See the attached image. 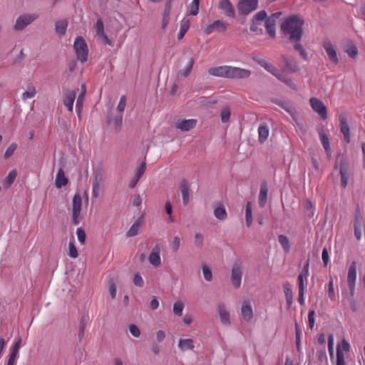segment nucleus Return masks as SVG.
Here are the masks:
<instances>
[{
	"mask_svg": "<svg viewBox=\"0 0 365 365\" xmlns=\"http://www.w3.org/2000/svg\"><path fill=\"white\" fill-rule=\"evenodd\" d=\"M133 283L135 286L142 287L144 285V281L139 273H136L133 277Z\"/></svg>",
	"mask_w": 365,
	"mask_h": 365,
	"instance_id": "bf43d9fd",
	"label": "nucleus"
},
{
	"mask_svg": "<svg viewBox=\"0 0 365 365\" xmlns=\"http://www.w3.org/2000/svg\"><path fill=\"white\" fill-rule=\"evenodd\" d=\"M160 252V246L157 244L153 248V250L148 257L149 262L155 267H159L161 264Z\"/></svg>",
	"mask_w": 365,
	"mask_h": 365,
	"instance_id": "4468645a",
	"label": "nucleus"
},
{
	"mask_svg": "<svg viewBox=\"0 0 365 365\" xmlns=\"http://www.w3.org/2000/svg\"><path fill=\"white\" fill-rule=\"evenodd\" d=\"M336 365H346L344 354L339 344L336 347Z\"/></svg>",
	"mask_w": 365,
	"mask_h": 365,
	"instance_id": "a18cd8bd",
	"label": "nucleus"
},
{
	"mask_svg": "<svg viewBox=\"0 0 365 365\" xmlns=\"http://www.w3.org/2000/svg\"><path fill=\"white\" fill-rule=\"evenodd\" d=\"M140 227V219H138L132 225V226L128 230V232H126V237H132L136 236L139 232Z\"/></svg>",
	"mask_w": 365,
	"mask_h": 365,
	"instance_id": "c9c22d12",
	"label": "nucleus"
},
{
	"mask_svg": "<svg viewBox=\"0 0 365 365\" xmlns=\"http://www.w3.org/2000/svg\"><path fill=\"white\" fill-rule=\"evenodd\" d=\"M347 55L352 58H354L358 55V48L354 43H350L345 49Z\"/></svg>",
	"mask_w": 365,
	"mask_h": 365,
	"instance_id": "79ce46f5",
	"label": "nucleus"
},
{
	"mask_svg": "<svg viewBox=\"0 0 365 365\" xmlns=\"http://www.w3.org/2000/svg\"><path fill=\"white\" fill-rule=\"evenodd\" d=\"M277 79L285 83L287 85H291L292 83V81L288 78L286 75L282 72H279L277 68H276V71L272 73Z\"/></svg>",
	"mask_w": 365,
	"mask_h": 365,
	"instance_id": "37998d69",
	"label": "nucleus"
},
{
	"mask_svg": "<svg viewBox=\"0 0 365 365\" xmlns=\"http://www.w3.org/2000/svg\"><path fill=\"white\" fill-rule=\"evenodd\" d=\"M339 127L344 137H349V125L348 124L346 115L344 113L339 115Z\"/></svg>",
	"mask_w": 365,
	"mask_h": 365,
	"instance_id": "b1692460",
	"label": "nucleus"
},
{
	"mask_svg": "<svg viewBox=\"0 0 365 365\" xmlns=\"http://www.w3.org/2000/svg\"><path fill=\"white\" fill-rule=\"evenodd\" d=\"M230 118V110L228 107H225L222 108L220 113V119L221 121L224 123L228 122Z\"/></svg>",
	"mask_w": 365,
	"mask_h": 365,
	"instance_id": "de8ad7c7",
	"label": "nucleus"
},
{
	"mask_svg": "<svg viewBox=\"0 0 365 365\" xmlns=\"http://www.w3.org/2000/svg\"><path fill=\"white\" fill-rule=\"evenodd\" d=\"M73 48L77 59L81 63L87 61L88 49V46L82 36H78L73 43Z\"/></svg>",
	"mask_w": 365,
	"mask_h": 365,
	"instance_id": "7ed1b4c3",
	"label": "nucleus"
},
{
	"mask_svg": "<svg viewBox=\"0 0 365 365\" xmlns=\"http://www.w3.org/2000/svg\"><path fill=\"white\" fill-rule=\"evenodd\" d=\"M215 217L220 220H225L227 217V214L225 207L222 205H219L214 210Z\"/></svg>",
	"mask_w": 365,
	"mask_h": 365,
	"instance_id": "2f4dec72",
	"label": "nucleus"
},
{
	"mask_svg": "<svg viewBox=\"0 0 365 365\" xmlns=\"http://www.w3.org/2000/svg\"><path fill=\"white\" fill-rule=\"evenodd\" d=\"M204 237L201 233H196L194 237V244L197 247H202Z\"/></svg>",
	"mask_w": 365,
	"mask_h": 365,
	"instance_id": "5fc2aeb1",
	"label": "nucleus"
},
{
	"mask_svg": "<svg viewBox=\"0 0 365 365\" xmlns=\"http://www.w3.org/2000/svg\"><path fill=\"white\" fill-rule=\"evenodd\" d=\"M308 268H309V264L307 263L304 266L302 272H300V274L298 276L297 281H298L299 290H304L305 289L307 279L308 273H309Z\"/></svg>",
	"mask_w": 365,
	"mask_h": 365,
	"instance_id": "aec40b11",
	"label": "nucleus"
},
{
	"mask_svg": "<svg viewBox=\"0 0 365 365\" xmlns=\"http://www.w3.org/2000/svg\"><path fill=\"white\" fill-rule=\"evenodd\" d=\"M314 315L315 312L314 310H309V314H308V323H309V327L312 329L314 326Z\"/></svg>",
	"mask_w": 365,
	"mask_h": 365,
	"instance_id": "338daca9",
	"label": "nucleus"
},
{
	"mask_svg": "<svg viewBox=\"0 0 365 365\" xmlns=\"http://www.w3.org/2000/svg\"><path fill=\"white\" fill-rule=\"evenodd\" d=\"M81 206V197L79 194H76L72 203V222L74 225H77L80 222Z\"/></svg>",
	"mask_w": 365,
	"mask_h": 365,
	"instance_id": "423d86ee",
	"label": "nucleus"
},
{
	"mask_svg": "<svg viewBox=\"0 0 365 365\" xmlns=\"http://www.w3.org/2000/svg\"><path fill=\"white\" fill-rule=\"evenodd\" d=\"M102 181V176L99 173H96L92 182V195L93 197L97 198L99 196V190L101 183Z\"/></svg>",
	"mask_w": 365,
	"mask_h": 365,
	"instance_id": "393cba45",
	"label": "nucleus"
},
{
	"mask_svg": "<svg viewBox=\"0 0 365 365\" xmlns=\"http://www.w3.org/2000/svg\"><path fill=\"white\" fill-rule=\"evenodd\" d=\"M126 106V97L125 96H122L120 98L119 103L117 106V112L119 114H123L125 110Z\"/></svg>",
	"mask_w": 365,
	"mask_h": 365,
	"instance_id": "09e8293b",
	"label": "nucleus"
},
{
	"mask_svg": "<svg viewBox=\"0 0 365 365\" xmlns=\"http://www.w3.org/2000/svg\"><path fill=\"white\" fill-rule=\"evenodd\" d=\"M106 123L108 125H113L115 130H119L121 128L123 123V114L117 113L113 118L110 115H107Z\"/></svg>",
	"mask_w": 365,
	"mask_h": 365,
	"instance_id": "6ab92c4d",
	"label": "nucleus"
},
{
	"mask_svg": "<svg viewBox=\"0 0 365 365\" xmlns=\"http://www.w3.org/2000/svg\"><path fill=\"white\" fill-rule=\"evenodd\" d=\"M364 226V220L359 211L355 213L354 227V235L358 240L361 239L362 232L361 229Z\"/></svg>",
	"mask_w": 365,
	"mask_h": 365,
	"instance_id": "2eb2a0df",
	"label": "nucleus"
},
{
	"mask_svg": "<svg viewBox=\"0 0 365 365\" xmlns=\"http://www.w3.org/2000/svg\"><path fill=\"white\" fill-rule=\"evenodd\" d=\"M16 148H17V144L16 143H11L9 145V147L6 149V152L4 153V158L6 159H7L9 157H11L14 154V153L16 150Z\"/></svg>",
	"mask_w": 365,
	"mask_h": 365,
	"instance_id": "4d7b16f0",
	"label": "nucleus"
},
{
	"mask_svg": "<svg viewBox=\"0 0 365 365\" xmlns=\"http://www.w3.org/2000/svg\"><path fill=\"white\" fill-rule=\"evenodd\" d=\"M96 36L102 35L104 33L103 23L101 19H98L96 23Z\"/></svg>",
	"mask_w": 365,
	"mask_h": 365,
	"instance_id": "13d9d810",
	"label": "nucleus"
},
{
	"mask_svg": "<svg viewBox=\"0 0 365 365\" xmlns=\"http://www.w3.org/2000/svg\"><path fill=\"white\" fill-rule=\"evenodd\" d=\"M17 176V172L16 170H12L9 173V175L4 180V185L6 187H10L12 183L14 182Z\"/></svg>",
	"mask_w": 365,
	"mask_h": 365,
	"instance_id": "58836bf2",
	"label": "nucleus"
},
{
	"mask_svg": "<svg viewBox=\"0 0 365 365\" xmlns=\"http://www.w3.org/2000/svg\"><path fill=\"white\" fill-rule=\"evenodd\" d=\"M76 235L78 237V240L83 245L86 242V235L85 231L81 228L78 227L76 230Z\"/></svg>",
	"mask_w": 365,
	"mask_h": 365,
	"instance_id": "864d4df0",
	"label": "nucleus"
},
{
	"mask_svg": "<svg viewBox=\"0 0 365 365\" xmlns=\"http://www.w3.org/2000/svg\"><path fill=\"white\" fill-rule=\"evenodd\" d=\"M197 124L195 119L178 120L175 122V128L182 131H188L195 128Z\"/></svg>",
	"mask_w": 365,
	"mask_h": 365,
	"instance_id": "dca6fc26",
	"label": "nucleus"
},
{
	"mask_svg": "<svg viewBox=\"0 0 365 365\" xmlns=\"http://www.w3.org/2000/svg\"><path fill=\"white\" fill-rule=\"evenodd\" d=\"M68 183V179L65 175L64 171L60 168L56 174L55 185L58 188L65 186Z\"/></svg>",
	"mask_w": 365,
	"mask_h": 365,
	"instance_id": "bb28decb",
	"label": "nucleus"
},
{
	"mask_svg": "<svg viewBox=\"0 0 365 365\" xmlns=\"http://www.w3.org/2000/svg\"><path fill=\"white\" fill-rule=\"evenodd\" d=\"M340 175H341V185L342 187H346L348 183L349 179V168L348 165L345 163H342L341 160L340 163Z\"/></svg>",
	"mask_w": 365,
	"mask_h": 365,
	"instance_id": "5701e85b",
	"label": "nucleus"
},
{
	"mask_svg": "<svg viewBox=\"0 0 365 365\" xmlns=\"http://www.w3.org/2000/svg\"><path fill=\"white\" fill-rule=\"evenodd\" d=\"M267 18V12L264 10L259 11L253 16L252 19V24H255L258 21H264Z\"/></svg>",
	"mask_w": 365,
	"mask_h": 365,
	"instance_id": "a19ab883",
	"label": "nucleus"
},
{
	"mask_svg": "<svg viewBox=\"0 0 365 365\" xmlns=\"http://www.w3.org/2000/svg\"><path fill=\"white\" fill-rule=\"evenodd\" d=\"M68 21L66 19L58 20L55 24V31L59 36H63L66 31Z\"/></svg>",
	"mask_w": 365,
	"mask_h": 365,
	"instance_id": "cd10ccee",
	"label": "nucleus"
},
{
	"mask_svg": "<svg viewBox=\"0 0 365 365\" xmlns=\"http://www.w3.org/2000/svg\"><path fill=\"white\" fill-rule=\"evenodd\" d=\"M76 97L75 91H66L63 97V105L67 108L70 112L73 111V106Z\"/></svg>",
	"mask_w": 365,
	"mask_h": 365,
	"instance_id": "f3484780",
	"label": "nucleus"
},
{
	"mask_svg": "<svg viewBox=\"0 0 365 365\" xmlns=\"http://www.w3.org/2000/svg\"><path fill=\"white\" fill-rule=\"evenodd\" d=\"M202 269L205 279L207 282H210L212 279L211 269L207 265H203Z\"/></svg>",
	"mask_w": 365,
	"mask_h": 365,
	"instance_id": "8fccbe9b",
	"label": "nucleus"
},
{
	"mask_svg": "<svg viewBox=\"0 0 365 365\" xmlns=\"http://www.w3.org/2000/svg\"><path fill=\"white\" fill-rule=\"evenodd\" d=\"M322 145L327 153L328 158L331 157V150L329 147V138H321Z\"/></svg>",
	"mask_w": 365,
	"mask_h": 365,
	"instance_id": "0e129e2a",
	"label": "nucleus"
},
{
	"mask_svg": "<svg viewBox=\"0 0 365 365\" xmlns=\"http://www.w3.org/2000/svg\"><path fill=\"white\" fill-rule=\"evenodd\" d=\"M259 137H269V130L266 123H262L258 128Z\"/></svg>",
	"mask_w": 365,
	"mask_h": 365,
	"instance_id": "49530a36",
	"label": "nucleus"
},
{
	"mask_svg": "<svg viewBox=\"0 0 365 365\" xmlns=\"http://www.w3.org/2000/svg\"><path fill=\"white\" fill-rule=\"evenodd\" d=\"M282 59L284 63L285 68L289 72L294 73L299 70L297 63L294 58L283 56Z\"/></svg>",
	"mask_w": 365,
	"mask_h": 365,
	"instance_id": "a878e982",
	"label": "nucleus"
},
{
	"mask_svg": "<svg viewBox=\"0 0 365 365\" xmlns=\"http://www.w3.org/2000/svg\"><path fill=\"white\" fill-rule=\"evenodd\" d=\"M217 313L220 316V321L225 326L230 325V313L227 310L225 304H219L217 308Z\"/></svg>",
	"mask_w": 365,
	"mask_h": 365,
	"instance_id": "a211bd4d",
	"label": "nucleus"
},
{
	"mask_svg": "<svg viewBox=\"0 0 365 365\" xmlns=\"http://www.w3.org/2000/svg\"><path fill=\"white\" fill-rule=\"evenodd\" d=\"M18 354H19V352L11 350V352L9 355V359L7 361V365H15V361L17 358Z\"/></svg>",
	"mask_w": 365,
	"mask_h": 365,
	"instance_id": "774afa93",
	"label": "nucleus"
},
{
	"mask_svg": "<svg viewBox=\"0 0 365 365\" xmlns=\"http://www.w3.org/2000/svg\"><path fill=\"white\" fill-rule=\"evenodd\" d=\"M284 109L290 114L292 116L293 120L294 123L300 128H302V123L300 118V115L299 113L292 107L291 106H287L284 107Z\"/></svg>",
	"mask_w": 365,
	"mask_h": 365,
	"instance_id": "c85d7f7f",
	"label": "nucleus"
},
{
	"mask_svg": "<svg viewBox=\"0 0 365 365\" xmlns=\"http://www.w3.org/2000/svg\"><path fill=\"white\" fill-rule=\"evenodd\" d=\"M179 188L182 195V203L186 206L190 200V184L188 181L185 179L182 180L179 184Z\"/></svg>",
	"mask_w": 365,
	"mask_h": 365,
	"instance_id": "ddd939ff",
	"label": "nucleus"
},
{
	"mask_svg": "<svg viewBox=\"0 0 365 365\" xmlns=\"http://www.w3.org/2000/svg\"><path fill=\"white\" fill-rule=\"evenodd\" d=\"M86 93V86L85 84H82L81 86V93H79V95L77 98L76 104V112H77L78 117H80L81 113L83 109V101L85 99Z\"/></svg>",
	"mask_w": 365,
	"mask_h": 365,
	"instance_id": "412c9836",
	"label": "nucleus"
},
{
	"mask_svg": "<svg viewBox=\"0 0 365 365\" xmlns=\"http://www.w3.org/2000/svg\"><path fill=\"white\" fill-rule=\"evenodd\" d=\"M68 255L71 258H76L78 256L77 249L73 242H70L68 244Z\"/></svg>",
	"mask_w": 365,
	"mask_h": 365,
	"instance_id": "3c124183",
	"label": "nucleus"
},
{
	"mask_svg": "<svg viewBox=\"0 0 365 365\" xmlns=\"http://www.w3.org/2000/svg\"><path fill=\"white\" fill-rule=\"evenodd\" d=\"M310 103L312 109L317 113H319V100L317 98H312Z\"/></svg>",
	"mask_w": 365,
	"mask_h": 365,
	"instance_id": "e2e57ef3",
	"label": "nucleus"
},
{
	"mask_svg": "<svg viewBox=\"0 0 365 365\" xmlns=\"http://www.w3.org/2000/svg\"><path fill=\"white\" fill-rule=\"evenodd\" d=\"M284 292L286 297V302L288 307H290L292 304L293 294L292 287L289 282H286L283 285Z\"/></svg>",
	"mask_w": 365,
	"mask_h": 365,
	"instance_id": "c756f323",
	"label": "nucleus"
},
{
	"mask_svg": "<svg viewBox=\"0 0 365 365\" xmlns=\"http://www.w3.org/2000/svg\"><path fill=\"white\" fill-rule=\"evenodd\" d=\"M189 28H190V21H189V20L183 19L182 20V21H181L180 31H179V34L178 35V38L179 40L182 39L184 37L185 34L188 31Z\"/></svg>",
	"mask_w": 365,
	"mask_h": 365,
	"instance_id": "e433bc0d",
	"label": "nucleus"
},
{
	"mask_svg": "<svg viewBox=\"0 0 365 365\" xmlns=\"http://www.w3.org/2000/svg\"><path fill=\"white\" fill-rule=\"evenodd\" d=\"M323 47L329 58V60L334 64L339 63V58L336 51L334 45L329 41H324L323 42Z\"/></svg>",
	"mask_w": 365,
	"mask_h": 365,
	"instance_id": "9d476101",
	"label": "nucleus"
},
{
	"mask_svg": "<svg viewBox=\"0 0 365 365\" xmlns=\"http://www.w3.org/2000/svg\"><path fill=\"white\" fill-rule=\"evenodd\" d=\"M38 15L36 14H24L20 15L16 20L14 29L16 31H21L34 21Z\"/></svg>",
	"mask_w": 365,
	"mask_h": 365,
	"instance_id": "39448f33",
	"label": "nucleus"
},
{
	"mask_svg": "<svg viewBox=\"0 0 365 365\" xmlns=\"http://www.w3.org/2000/svg\"><path fill=\"white\" fill-rule=\"evenodd\" d=\"M218 8L223 11V14L230 18L235 17V10L230 0H220Z\"/></svg>",
	"mask_w": 365,
	"mask_h": 365,
	"instance_id": "9b49d317",
	"label": "nucleus"
},
{
	"mask_svg": "<svg viewBox=\"0 0 365 365\" xmlns=\"http://www.w3.org/2000/svg\"><path fill=\"white\" fill-rule=\"evenodd\" d=\"M268 187L266 182L261 184L260 190L258 197V203L259 207H264L267 203Z\"/></svg>",
	"mask_w": 365,
	"mask_h": 365,
	"instance_id": "4be33fe9",
	"label": "nucleus"
},
{
	"mask_svg": "<svg viewBox=\"0 0 365 365\" xmlns=\"http://www.w3.org/2000/svg\"><path fill=\"white\" fill-rule=\"evenodd\" d=\"M241 314L243 319L246 322H250L253 318V309L251 302L249 300H245L241 307Z\"/></svg>",
	"mask_w": 365,
	"mask_h": 365,
	"instance_id": "f8f14e48",
	"label": "nucleus"
},
{
	"mask_svg": "<svg viewBox=\"0 0 365 365\" xmlns=\"http://www.w3.org/2000/svg\"><path fill=\"white\" fill-rule=\"evenodd\" d=\"M242 277V266L239 262H235L232 267L231 282L235 288L238 289L241 286Z\"/></svg>",
	"mask_w": 365,
	"mask_h": 365,
	"instance_id": "0eeeda50",
	"label": "nucleus"
},
{
	"mask_svg": "<svg viewBox=\"0 0 365 365\" xmlns=\"http://www.w3.org/2000/svg\"><path fill=\"white\" fill-rule=\"evenodd\" d=\"M208 73L211 76L220 78L245 79L250 76L251 71L231 66H220L210 68L208 70Z\"/></svg>",
	"mask_w": 365,
	"mask_h": 365,
	"instance_id": "f03ea898",
	"label": "nucleus"
},
{
	"mask_svg": "<svg viewBox=\"0 0 365 365\" xmlns=\"http://www.w3.org/2000/svg\"><path fill=\"white\" fill-rule=\"evenodd\" d=\"M328 349L331 357L334 356V336L329 334L328 337Z\"/></svg>",
	"mask_w": 365,
	"mask_h": 365,
	"instance_id": "680f3d73",
	"label": "nucleus"
},
{
	"mask_svg": "<svg viewBox=\"0 0 365 365\" xmlns=\"http://www.w3.org/2000/svg\"><path fill=\"white\" fill-rule=\"evenodd\" d=\"M278 241L285 252H289L290 250L289 240L288 237L284 235H280L278 237Z\"/></svg>",
	"mask_w": 365,
	"mask_h": 365,
	"instance_id": "ea45409f",
	"label": "nucleus"
},
{
	"mask_svg": "<svg viewBox=\"0 0 365 365\" xmlns=\"http://www.w3.org/2000/svg\"><path fill=\"white\" fill-rule=\"evenodd\" d=\"M252 220V204L250 202H247L245 207V222L247 227H250Z\"/></svg>",
	"mask_w": 365,
	"mask_h": 365,
	"instance_id": "473e14b6",
	"label": "nucleus"
},
{
	"mask_svg": "<svg viewBox=\"0 0 365 365\" xmlns=\"http://www.w3.org/2000/svg\"><path fill=\"white\" fill-rule=\"evenodd\" d=\"M356 267L357 264L355 261H353L348 269L347 274V283L348 287L349 288L350 294L351 296L354 295L355 293V285H356Z\"/></svg>",
	"mask_w": 365,
	"mask_h": 365,
	"instance_id": "6e6552de",
	"label": "nucleus"
},
{
	"mask_svg": "<svg viewBox=\"0 0 365 365\" xmlns=\"http://www.w3.org/2000/svg\"><path fill=\"white\" fill-rule=\"evenodd\" d=\"M304 20L297 15H292L286 19L281 25L283 34L288 38L293 44L294 48L299 51L304 60L308 59V54L305 51L300 41L303 34Z\"/></svg>",
	"mask_w": 365,
	"mask_h": 365,
	"instance_id": "f257e3e1",
	"label": "nucleus"
},
{
	"mask_svg": "<svg viewBox=\"0 0 365 365\" xmlns=\"http://www.w3.org/2000/svg\"><path fill=\"white\" fill-rule=\"evenodd\" d=\"M228 24L220 20H216L212 24H209L205 29V34L208 36L214 31L218 32H225L227 29Z\"/></svg>",
	"mask_w": 365,
	"mask_h": 365,
	"instance_id": "1a4fd4ad",
	"label": "nucleus"
},
{
	"mask_svg": "<svg viewBox=\"0 0 365 365\" xmlns=\"http://www.w3.org/2000/svg\"><path fill=\"white\" fill-rule=\"evenodd\" d=\"M180 246V238L175 236L171 242V249L173 252H177Z\"/></svg>",
	"mask_w": 365,
	"mask_h": 365,
	"instance_id": "6e6d98bb",
	"label": "nucleus"
},
{
	"mask_svg": "<svg viewBox=\"0 0 365 365\" xmlns=\"http://www.w3.org/2000/svg\"><path fill=\"white\" fill-rule=\"evenodd\" d=\"M178 346L182 351L192 350L195 347L193 341L191 339H180Z\"/></svg>",
	"mask_w": 365,
	"mask_h": 365,
	"instance_id": "f704fd0d",
	"label": "nucleus"
},
{
	"mask_svg": "<svg viewBox=\"0 0 365 365\" xmlns=\"http://www.w3.org/2000/svg\"><path fill=\"white\" fill-rule=\"evenodd\" d=\"M265 26L269 35L274 37L275 36V19L268 17L265 21Z\"/></svg>",
	"mask_w": 365,
	"mask_h": 365,
	"instance_id": "72a5a7b5",
	"label": "nucleus"
},
{
	"mask_svg": "<svg viewBox=\"0 0 365 365\" xmlns=\"http://www.w3.org/2000/svg\"><path fill=\"white\" fill-rule=\"evenodd\" d=\"M259 0H239L237 9L240 15L247 16L257 9Z\"/></svg>",
	"mask_w": 365,
	"mask_h": 365,
	"instance_id": "20e7f679",
	"label": "nucleus"
},
{
	"mask_svg": "<svg viewBox=\"0 0 365 365\" xmlns=\"http://www.w3.org/2000/svg\"><path fill=\"white\" fill-rule=\"evenodd\" d=\"M194 63L195 60L193 58H190L185 69L180 71L178 75L181 77H187L191 73Z\"/></svg>",
	"mask_w": 365,
	"mask_h": 365,
	"instance_id": "4c0bfd02",
	"label": "nucleus"
},
{
	"mask_svg": "<svg viewBox=\"0 0 365 365\" xmlns=\"http://www.w3.org/2000/svg\"><path fill=\"white\" fill-rule=\"evenodd\" d=\"M129 331H130V333L134 337H139L140 336V331L138 329V327L135 324H130L129 326Z\"/></svg>",
	"mask_w": 365,
	"mask_h": 365,
	"instance_id": "69168bd1",
	"label": "nucleus"
},
{
	"mask_svg": "<svg viewBox=\"0 0 365 365\" xmlns=\"http://www.w3.org/2000/svg\"><path fill=\"white\" fill-rule=\"evenodd\" d=\"M183 309H184L183 302L179 301V302H176L175 303H174L173 310V313L175 315L182 316Z\"/></svg>",
	"mask_w": 365,
	"mask_h": 365,
	"instance_id": "c03bdc74",
	"label": "nucleus"
},
{
	"mask_svg": "<svg viewBox=\"0 0 365 365\" xmlns=\"http://www.w3.org/2000/svg\"><path fill=\"white\" fill-rule=\"evenodd\" d=\"M199 10V0H192L191 5H190V14L192 16H195L198 14Z\"/></svg>",
	"mask_w": 365,
	"mask_h": 365,
	"instance_id": "603ef678",
	"label": "nucleus"
},
{
	"mask_svg": "<svg viewBox=\"0 0 365 365\" xmlns=\"http://www.w3.org/2000/svg\"><path fill=\"white\" fill-rule=\"evenodd\" d=\"M146 164L145 162H142L140 165L138 167L135 176L140 178L142 175L144 174Z\"/></svg>",
	"mask_w": 365,
	"mask_h": 365,
	"instance_id": "052dcab7",
	"label": "nucleus"
},
{
	"mask_svg": "<svg viewBox=\"0 0 365 365\" xmlns=\"http://www.w3.org/2000/svg\"><path fill=\"white\" fill-rule=\"evenodd\" d=\"M36 93L35 86L31 83H29L27 85V91L22 93L21 98L23 101L31 99L34 98Z\"/></svg>",
	"mask_w": 365,
	"mask_h": 365,
	"instance_id": "7c9ffc66",
	"label": "nucleus"
}]
</instances>
